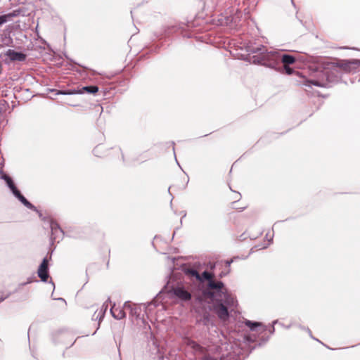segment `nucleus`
Here are the masks:
<instances>
[{"label": "nucleus", "instance_id": "f257e3e1", "mask_svg": "<svg viewBox=\"0 0 360 360\" xmlns=\"http://www.w3.org/2000/svg\"><path fill=\"white\" fill-rule=\"evenodd\" d=\"M250 52L256 55L253 56L254 63L262 64L271 68H274L280 61V51H268L262 45L250 48Z\"/></svg>", "mask_w": 360, "mask_h": 360}, {"label": "nucleus", "instance_id": "f03ea898", "mask_svg": "<svg viewBox=\"0 0 360 360\" xmlns=\"http://www.w3.org/2000/svg\"><path fill=\"white\" fill-rule=\"evenodd\" d=\"M202 277V282L204 280L208 281L207 286L210 289L214 290L213 292H218L220 298L219 300H224L227 304L233 302V297L229 295L226 289L224 288V283L221 281H214L212 278L213 275L207 271H204L200 276Z\"/></svg>", "mask_w": 360, "mask_h": 360}, {"label": "nucleus", "instance_id": "7ed1b4c3", "mask_svg": "<svg viewBox=\"0 0 360 360\" xmlns=\"http://www.w3.org/2000/svg\"><path fill=\"white\" fill-rule=\"evenodd\" d=\"M211 296L217 302L214 307L215 313L221 320H226L229 317L228 307H233L235 305V299L233 298V303L227 304L224 300H219L220 296L218 292H212Z\"/></svg>", "mask_w": 360, "mask_h": 360}, {"label": "nucleus", "instance_id": "20e7f679", "mask_svg": "<svg viewBox=\"0 0 360 360\" xmlns=\"http://www.w3.org/2000/svg\"><path fill=\"white\" fill-rule=\"evenodd\" d=\"M184 344L186 345V351L192 352L195 356L200 355L204 356L206 354V351L204 347L190 338L185 339Z\"/></svg>", "mask_w": 360, "mask_h": 360}, {"label": "nucleus", "instance_id": "39448f33", "mask_svg": "<svg viewBox=\"0 0 360 360\" xmlns=\"http://www.w3.org/2000/svg\"><path fill=\"white\" fill-rule=\"evenodd\" d=\"M173 294L182 301H188L191 298V289L184 285H177L172 288Z\"/></svg>", "mask_w": 360, "mask_h": 360}, {"label": "nucleus", "instance_id": "423d86ee", "mask_svg": "<svg viewBox=\"0 0 360 360\" xmlns=\"http://www.w3.org/2000/svg\"><path fill=\"white\" fill-rule=\"evenodd\" d=\"M50 227L51 230V240L53 243L56 242L59 243L60 240L63 238V231L60 228L58 224L51 221L50 223Z\"/></svg>", "mask_w": 360, "mask_h": 360}, {"label": "nucleus", "instance_id": "0eeeda50", "mask_svg": "<svg viewBox=\"0 0 360 360\" xmlns=\"http://www.w3.org/2000/svg\"><path fill=\"white\" fill-rule=\"evenodd\" d=\"M98 91V88L96 86H84L82 90L80 89H73L68 91H58L56 94H62V95H70V94H82L84 91H86L90 94L96 93Z\"/></svg>", "mask_w": 360, "mask_h": 360}, {"label": "nucleus", "instance_id": "6e6552de", "mask_svg": "<svg viewBox=\"0 0 360 360\" xmlns=\"http://www.w3.org/2000/svg\"><path fill=\"white\" fill-rule=\"evenodd\" d=\"M38 276L41 278V280L44 282H46L49 278L48 274V260L46 258H44L40 264L38 271H37Z\"/></svg>", "mask_w": 360, "mask_h": 360}, {"label": "nucleus", "instance_id": "1a4fd4ad", "mask_svg": "<svg viewBox=\"0 0 360 360\" xmlns=\"http://www.w3.org/2000/svg\"><path fill=\"white\" fill-rule=\"evenodd\" d=\"M5 55L13 61H24L26 58V55L21 53L17 52L13 49H8Z\"/></svg>", "mask_w": 360, "mask_h": 360}, {"label": "nucleus", "instance_id": "9d476101", "mask_svg": "<svg viewBox=\"0 0 360 360\" xmlns=\"http://www.w3.org/2000/svg\"><path fill=\"white\" fill-rule=\"evenodd\" d=\"M359 63V60L341 62L337 64L335 69L340 68L345 72H351L354 68V65Z\"/></svg>", "mask_w": 360, "mask_h": 360}, {"label": "nucleus", "instance_id": "9b49d317", "mask_svg": "<svg viewBox=\"0 0 360 360\" xmlns=\"http://www.w3.org/2000/svg\"><path fill=\"white\" fill-rule=\"evenodd\" d=\"M14 195L27 208L30 210H33L34 211H37V208L30 203L21 193L19 191H16Z\"/></svg>", "mask_w": 360, "mask_h": 360}, {"label": "nucleus", "instance_id": "f8f14e48", "mask_svg": "<svg viewBox=\"0 0 360 360\" xmlns=\"http://www.w3.org/2000/svg\"><path fill=\"white\" fill-rule=\"evenodd\" d=\"M184 271L187 276L190 278H195L197 281L200 283L202 282V277L195 269L186 267L184 269Z\"/></svg>", "mask_w": 360, "mask_h": 360}, {"label": "nucleus", "instance_id": "ddd939ff", "mask_svg": "<svg viewBox=\"0 0 360 360\" xmlns=\"http://www.w3.org/2000/svg\"><path fill=\"white\" fill-rule=\"evenodd\" d=\"M110 312L112 316L117 320H120L125 317L124 308L122 309L120 307H115V306H113L110 309Z\"/></svg>", "mask_w": 360, "mask_h": 360}, {"label": "nucleus", "instance_id": "4468645a", "mask_svg": "<svg viewBox=\"0 0 360 360\" xmlns=\"http://www.w3.org/2000/svg\"><path fill=\"white\" fill-rule=\"evenodd\" d=\"M1 178L6 182L7 186L11 189L13 195L15 193L16 191H18L10 176H8L6 174H2Z\"/></svg>", "mask_w": 360, "mask_h": 360}, {"label": "nucleus", "instance_id": "2eb2a0df", "mask_svg": "<svg viewBox=\"0 0 360 360\" xmlns=\"http://www.w3.org/2000/svg\"><path fill=\"white\" fill-rule=\"evenodd\" d=\"M280 60L284 64V65H288L293 64L295 62L294 56L288 54H283L280 52Z\"/></svg>", "mask_w": 360, "mask_h": 360}, {"label": "nucleus", "instance_id": "dca6fc26", "mask_svg": "<svg viewBox=\"0 0 360 360\" xmlns=\"http://www.w3.org/2000/svg\"><path fill=\"white\" fill-rule=\"evenodd\" d=\"M123 307L125 310H129L132 316H138V307L136 304H132L131 302H125Z\"/></svg>", "mask_w": 360, "mask_h": 360}, {"label": "nucleus", "instance_id": "f3484780", "mask_svg": "<svg viewBox=\"0 0 360 360\" xmlns=\"http://www.w3.org/2000/svg\"><path fill=\"white\" fill-rule=\"evenodd\" d=\"M108 307V305L106 302L102 305L101 308L100 309V310L98 311H96L95 312V314L94 315V319H98L99 322H100L102 320V319L103 318Z\"/></svg>", "mask_w": 360, "mask_h": 360}, {"label": "nucleus", "instance_id": "a211bd4d", "mask_svg": "<svg viewBox=\"0 0 360 360\" xmlns=\"http://www.w3.org/2000/svg\"><path fill=\"white\" fill-rule=\"evenodd\" d=\"M245 324L249 327L251 330H255L256 328L262 326V324L259 322H253L249 320H246Z\"/></svg>", "mask_w": 360, "mask_h": 360}, {"label": "nucleus", "instance_id": "6ab92c4d", "mask_svg": "<svg viewBox=\"0 0 360 360\" xmlns=\"http://www.w3.org/2000/svg\"><path fill=\"white\" fill-rule=\"evenodd\" d=\"M15 16V13H8L0 16V26L8 21V20L12 17Z\"/></svg>", "mask_w": 360, "mask_h": 360}, {"label": "nucleus", "instance_id": "aec40b11", "mask_svg": "<svg viewBox=\"0 0 360 360\" xmlns=\"http://www.w3.org/2000/svg\"><path fill=\"white\" fill-rule=\"evenodd\" d=\"M202 360H222V358H217L215 356H211L210 354H205L202 358Z\"/></svg>", "mask_w": 360, "mask_h": 360}, {"label": "nucleus", "instance_id": "412c9836", "mask_svg": "<svg viewBox=\"0 0 360 360\" xmlns=\"http://www.w3.org/2000/svg\"><path fill=\"white\" fill-rule=\"evenodd\" d=\"M311 84L317 86H321L320 82H319L318 81L308 80V81H307V82L305 84V85L308 86H310Z\"/></svg>", "mask_w": 360, "mask_h": 360}, {"label": "nucleus", "instance_id": "4be33fe9", "mask_svg": "<svg viewBox=\"0 0 360 360\" xmlns=\"http://www.w3.org/2000/svg\"><path fill=\"white\" fill-rule=\"evenodd\" d=\"M284 69L288 75H291L293 72V70L288 65H284Z\"/></svg>", "mask_w": 360, "mask_h": 360}, {"label": "nucleus", "instance_id": "5701e85b", "mask_svg": "<svg viewBox=\"0 0 360 360\" xmlns=\"http://www.w3.org/2000/svg\"><path fill=\"white\" fill-rule=\"evenodd\" d=\"M233 260H227L226 261V264L227 267H229L231 264L232 263Z\"/></svg>", "mask_w": 360, "mask_h": 360}, {"label": "nucleus", "instance_id": "b1692460", "mask_svg": "<svg viewBox=\"0 0 360 360\" xmlns=\"http://www.w3.org/2000/svg\"><path fill=\"white\" fill-rule=\"evenodd\" d=\"M270 332L273 333L274 332V327L272 326V328L271 329Z\"/></svg>", "mask_w": 360, "mask_h": 360}, {"label": "nucleus", "instance_id": "393cba45", "mask_svg": "<svg viewBox=\"0 0 360 360\" xmlns=\"http://www.w3.org/2000/svg\"><path fill=\"white\" fill-rule=\"evenodd\" d=\"M226 274L227 273H226V274H224V273L220 274V277H222V276H225Z\"/></svg>", "mask_w": 360, "mask_h": 360}, {"label": "nucleus", "instance_id": "a878e982", "mask_svg": "<svg viewBox=\"0 0 360 360\" xmlns=\"http://www.w3.org/2000/svg\"><path fill=\"white\" fill-rule=\"evenodd\" d=\"M264 330H266V328H265V326H263L262 327V331H264Z\"/></svg>", "mask_w": 360, "mask_h": 360}, {"label": "nucleus", "instance_id": "bb28decb", "mask_svg": "<svg viewBox=\"0 0 360 360\" xmlns=\"http://www.w3.org/2000/svg\"><path fill=\"white\" fill-rule=\"evenodd\" d=\"M4 300V297H1V298H0V302L3 301Z\"/></svg>", "mask_w": 360, "mask_h": 360}, {"label": "nucleus", "instance_id": "cd10ccee", "mask_svg": "<svg viewBox=\"0 0 360 360\" xmlns=\"http://www.w3.org/2000/svg\"><path fill=\"white\" fill-rule=\"evenodd\" d=\"M309 333L311 335V330L309 329H307Z\"/></svg>", "mask_w": 360, "mask_h": 360}, {"label": "nucleus", "instance_id": "c85d7f7f", "mask_svg": "<svg viewBox=\"0 0 360 360\" xmlns=\"http://www.w3.org/2000/svg\"><path fill=\"white\" fill-rule=\"evenodd\" d=\"M277 323V321H275L273 322L274 324L276 323Z\"/></svg>", "mask_w": 360, "mask_h": 360}]
</instances>
